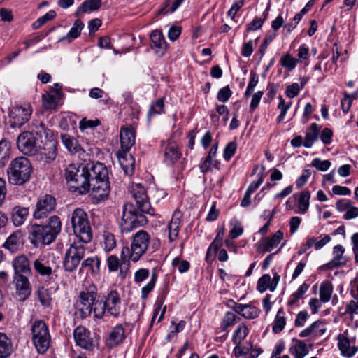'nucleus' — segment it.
Listing matches in <instances>:
<instances>
[{
	"mask_svg": "<svg viewBox=\"0 0 358 358\" xmlns=\"http://www.w3.org/2000/svg\"><path fill=\"white\" fill-rule=\"evenodd\" d=\"M101 5V0H86L78 7L77 13H85L98 10Z\"/></svg>",
	"mask_w": 358,
	"mask_h": 358,
	"instance_id": "4c0bfd02",
	"label": "nucleus"
},
{
	"mask_svg": "<svg viewBox=\"0 0 358 358\" xmlns=\"http://www.w3.org/2000/svg\"><path fill=\"white\" fill-rule=\"evenodd\" d=\"M6 173L10 185L21 186L30 180L33 166L28 158L17 157L11 161Z\"/></svg>",
	"mask_w": 358,
	"mask_h": 358,
	"instance_id": "20e7f679",
	"label": "nucleus"
},
{
	"mask_svg": "<svg viewBox=\"0 0 358 358\" xmlns=\"http://www.w3.org/2000/svg\"><path fill=\"white\" fill-rule=\"evenodd\" d=\"M164 113V103L163 99H159L156 101L152 102L150 106V109L148 113V119H150L157 115Z\"/></svg>",
	"mask_w": 358,
	"mask_h": 358,
	"instance_id": "79ce46f5",
	"label": "nucleus"
},
{
	"mask_svg": "<svg viewBox=\"0 0 358 358\" xmlns=\"http://www.w3.org/2000/svg\"><path fill=\"white\" fill-rule=\"evenodd\" d=\"M122 313V301L117 290H110L105 296L103 301H97L94 307V316L96 319H103L109 315L118 318Z\"/></svg>",
	"mask_w": 358,
	"mask_h": 358,
	"instance_id": "39448f33",
	"label": "nucleus"
},
{
	"mask_svg": "<svg viewBox=\"0 0 358 358\" xmlns=\"http://www.w3.org/2000/svg\"><path fill=\"white\" fill-rule=\"evenodd\" d=\"M56 206L55 199L49 194H46L39 199L36 203V208L34 212L35 219H43L48 213L55 210Z\"/></svg>",
	"mask_w": 358,
	"mask_h": 358,
	"instance_id": "ddd939ff",
	"label": "nucleus"
},
{
	"mask_svg": "<svg viewBox=\"0 0 358 358\" xmlns=\"http://www.w3.org/2000/svg\"><path fill=\"white\" fill-rule=\"evenodd\" d=\"M326 331L327 328L325 324L321 320H317L301 331L299 334V336L302 338L308 336L316 338L322 336Z\"/></svg>",
	"mask_w": 358,
	"mask_h": 358,
	"instance_id": "5701e85b",
	"label": "nucleus"
},
{
	"mask_svg": "<svg viewBox=\"0 0 358 358\" xmlns=\"http://www.w3.org/2000/svg\"><path fill=\"white\" fill-rule=\"evenodd\" d=\"M150 39L155 46L164 52L166 48V42L161 31L155 30L150 34Z\"/></svg>",
	"mask_w": 358,
	"mask_h": 358,
	"instance_id": "a19ab883",
	"label": "nucleus"
},
{
	"mask_svg": "<svg viewBox=\"0 0 358 358\" xmlns=\"http://www.w3.org/2000/svg\"><path fill=\"white\" fill-rule=\"evenodd\" d=\"M84 27V24L80 20H76L66 36V38L69 41L78 38Z\"/></svg>",
	"mask_w": 358,
	"mask_h": 358,
	"instance_id": "8fccbe9b",
	"label": "nucleus"
},
{
	"mask_svg": "<svg viewBox=\"0 0 358 358\" xmlns=\"http://www.w3.org/2000/svg\"><path fill=\"white\" fill-rule=\"evenodd\" d=\"M100 266L101 260L96 256L84 260L81 264V268H89L92 273L96 275L100 272Z\"/></svg>",
	"mask_w": 358,
	"mask_h": 358,
	"instance_id": "e433bc0d",
	"label": "nucleus"
},
{
	"mask_svg": "<svg viewBox=\"0 0 358 358\" xmlns=\"http://www.w3.org/2000/svg\"><path fill=\"white\" fill-rule=\"evenodd\" d=\"M34 268L42 276L49 277L52 273V268L45 262L43 257H39L34 262Z\"/></svg>",
	"mask_w": 358,
	"mask_h": 358,
	"instance_id": "72a5a7b5",
	"label": "nucleus"
},
{
	"mask_svg": "<svg viewBox=\"0 0 358 358\" xmlns=\"http://www.w3.org/2000/svg\"><path fill=\"white\" fill-rule=\"evenodd\" d=\"M10 155V143L5 139L0 141V168L4 167L8 164Z\"/></svg>",
	"mask_w": 358,
	"mask_h": 358,
	"instance_id": "473e14b6",
	"label": "nucleus"
},
{
	"mask_svg": "<svg viewBox=\"0 0 358 358\" xmlns=\"http://www.w3.org/2000/svg\"><path fill=\"white\" fill-rule=\"evenodd\" d=\"M220 162L218 160L215 159L214 157L210 155H207L202 159V162L199 165V168L203 173H206L212 171L213 167L220 169Z\"/></svg>",
	"mask_w": 358,
	"mask_h": 358,
	"instance_id": "c9c22d12",
	"label": "nucleus"
},
{
	"mask_svg": "<svg viewBox=\"0 0 358 358\" xmlns=\"http://www.w3.org/2000/svg\"><path fill=\"white\" fill-rule=\"evenodd\" d=\"M232 309L238 314L247 319H254L259 316L260 310L250 304H240L234 303Z\"/></svg>",
	"mask_w": 358,
	"mask_h": 358,
	"instance_id": "393cba45",
	"label": "nucleus"
},
{
	"mask_svg": "<svg viewBox=\"0 0 358 358\" xmlns=\"http://www.w3.org/2000/svg\"><path fill=\"white\" fill-rule=\"evenodd\" d=\"M172 265L174 267H178L180 273L187 272L189 268V263L187 260H180L178 258L173 259Z\"/></svg>",
	"mask_w": 358,
	"mask_h": 358,
	"instance_id": "680f3d73",
	"label": "nucleus"
},
{
	"mask_svg": "<svg viewBox=\"0 0 358 358\" xmlns=\"http://www.w3.org/2000/svg\"><path fill=\"white\" fill-rule=\"evenodd\" d=\"M280 64L289 71L293 70L298 62V59L292 57L289 53L282 56L280 59Z\"/></svg>",
	"mask_w": 358,
	"mask_h": 358,
	"instance_id": "603ef678",
	"label": "nucleus"
},
{
	"mask_svg": "<svg viewBox=\"0 0 358 358\" xmlns=\"http://www.w3.org/2000/svg\"><path fill=\"white\" fill-rule=\"evenodd\" d=\"M344 252L345 248L343 245H335L333 248V259L322 267L328 270H333L346 265L348 259L344 255Z\"/></svg>",
	"mask_w": 358,
	"mask_h": 358,
	"instance_id": "f3484780",
	"label": "nucleus"
},
{
	"mask_svg": "<svg viewBox=\"0 0 358 358\" xmlns=\"http://www.w3.org/2000/svg\"><path fill=\"white\" fill-rule=\"evenodd\" d=\"M292 353L295 358H303L308 353L306 344L300 340H297L295 345L291 348Z\"/></svg>",
	"mask_w": 358,
	"mask_h": 358,
	"instance_id": "49530a36",
	"label": "nucleus"
},
{
	"mask_svg": "<svg viewBox=\"0 0 358 358\" xmlns=\"http://www.w3.org/2000/svg\"><path fill=\"white\" fill-rule=\"evenodd\" d=\"M56 16V13L54 10H50L43 16L39 17L36 22L33 24V28L34 29H37L40 28L42 25L45 24L47 22L53 20Z\"/></svg>",
	"mask_w": 358,
	"mask_h": 358,
	"instance_id": "5fc2aeb1",
	"label": "nucleus"
},
{
	"mask_svg": "<svg viewBox=\"0 0 358 358\" xmlns=\"http://www.w3.org/2000/svg\"><path fill=\"white\" fill-rule=\"evenodd\" d=\"M16 294L20 301H25L31 294V286L27 276L24 275H14Z\"/></svg>",
	"mask_w": 358,
	"mask_h": 358,
	"instance_id": "dca6fc26",
	"label": "nucleus"
},
{
	"mask_svg": "<svg viewBox=\"0 0 358 358\" xmlns=\"http://www.w3.org/2000/svg\"><path fill=\"white\" fill-rule=\"evenodd\" d=\"M333 292L332 285L328 282L324 281L320 285V300L323 303L328 302Z\"/></svg>",
	"mask_w": 358,
	"mask_h": 358,
	"instance_id": "37998d69",
	"label": "nucleus"
},
{
	"mask_svg": "<svg viewBox=\"0 0 358 358\" xmlns=\"http://www.w3.org/2000/svg\"><path fill=\"white\" fill-rule=\"evenodd\" d=\"M239 319L234 313L231 312H227L222 320V327L225 330L227 327L234 325L236 320Z\"/></svg>",
	"mask_w": 358,
	"mask_h": 358,
	"instance_id": "13d9d810",
	"label": "nucleus"
},
{
	"mask_svg": "<svg viewBox=\"0 0 358 358\" xmlns=\"http://www.w3.org/2000/svg\"><path fill=\"white\" fill-rule=\"evenodd\" d=\"M150 243V235L144 230H140L133 236L130 248L124 247L122 250L121 257L123 260L131 259L138 262L146 252Z\"/></svg>",
	"mask_w": 358,
	"mask_h": 358,
	"instance_id": "423d86ee",
	"label": "nucleus"
},
{
	"mask_svg": "<svg viewBox=\"0 0 358 358\" xmlns=\"http://www.w3.org/2000/svg\"><path fill=\"white\" fill-rule=\"evenodd\" d=\"M125 337V329L121 324H117L112 329L107 340V345L112 348L121 343Z\"/></svg>",
	"mask_w": 358,
	"mask_h": 358,
	"instance_id": "cd10ccee",
	"label": "nucleus"
},
{
	"mask_svg": "<svg viewBox=\"0 0 358 358\" xmlns=\"http://www.w3.org/2000/svg\"><path fill=\"white\" fill-rule=\"evenodd\" d=\"M243 229L241 226V224L239 222L236 221L233 224V227L229 231V236L232 239L236 238L239 237L243 234Z\"/></svg>",
	"mask_w": 358,
	"mask_h": 358,
	"instance_id": "338daca9",
	"label": "nucleus"
},
{
	"mask_svg": "<svg viewBox=\"0 0 358 358\" xmlns=\"http://www.w3.org/2000/svg\"><path fill=\"white\" fill-rule=\"evenodd\" d=\"M271 276L268 274H264L258 280L257 289L259 292L263 293L268 289L271 291Z\"/></svg>",
	"mask_w": 358,
	"mask_h": 358,
	"instance_id": "864d4df0",
	"label": "nucleus"
},
{
	"mask_svg": "<svg viewBox=\"0 0 358 358\" xmlns=\"http://www.w3.org/2000/svg\"><path fill=\"white\" fill-rule=\"evenodd\" d=\"M17 147L23 154L34 155L37 152L36 138L32 132L24 131L17 139Z\"/></svg>",
	"mask_w": 358,
	"mask_h": 358,
	"instance_id": "9b49d317",
	"label": "nucleus"
},
{
	"mask_svg": "<svg viewBox=\"0 0 358 358\" xmlns=\"http://www.w3.org/2000/svg\"><path fill=\"white\" fill-rule=\"evenodd\" d=\"M71 222L74 234L81 243H90L92 238V229L87 213L76 208L71 214Z\"/></svg>",
	"mask_w": 358,
	"mask_h": 358,
	"instance_id": "0eeeda50",
	"label": "nucleus"
},
{
	"mask_svg": "<svg viewBox=\"0 0 358 358\" xmlns=\"http://www.w3.org/2000/svg\"><path fill=\"white\" fill-rule=\"evenodd\" d=\"M286 324V319L282 308H280L277 313L273 322L272 330L275 334H278L282 331Z\"/></svg>",
	"mask_w": 358,
	"mask_h": 358,
	"instance_id": "58836bf2",
	"label": "nucleus"
},
{
	"mask_svg": "<svg viewBox=\"0 0 358 358\" xmlns=\"http://www.w3.org/2000/svg\"><path fill=\"white\" fill-rule=\"evenodd\" d=\"M131 194L135 204L127 202L122 207L120 228L122 233L128 234L135 229L148 223L145 214L153 215L146 190L141 184H134L131 187Z\"/></svg>",
	"mask_w": 358,
	"mask_h": 358,
	"instance_id": "f03ea898",
	"label": "nucleus"
},
{
	"mask_svg": "<svg viewBox=\"0 0 358 358\" xmlns=\"http://www.w3.org/2000/svg\"><path fill=\"white\" fill-rule=\"evenodd\" d=\"M164 299H165V294L164 296H162L158 301L156 302L154 313H153L151 323H150V326L152 325L156 317L157 316V315L161 309H162V311H161L160 316L158 319V322H161L163 320L164 314L166 310V306H164L162 308V306L164 301Z\"/></svg>",
	"mask_w": 358,
	"mask_h": 358,
	"instance_id": "09e8293b",
	"label": "nucleus"
},
{
	"mask_svg": "<svg viewBox=\"0 0 358 358\" xmlns=\"http://www.w3.org/2000/svg\"><path fill=\"white\" fill-rule=\"evenodd\" d=\"M117 157L120 166L125 174L127 176L133 175L135 169L134 157L129 153V151H119Z\"/></svg>",
	"mask_w": 358,
	"mask_h": 358,
	"instance_id": "412c9836",
	"label": "nucleus"
},
{
	"mask_svg": "<svg viewBox=\"0 0 358 358\" xmlns=\"http://www.w3.org/2000/svg\"><path fill=\"white\" fill-rule=\"evenodd\" d=\"M83 243H74L71 245L69 248L66 250L65 257L63 261V266L66 271H74L81 259L84 257L85 253V248Z\"/></svg>",
	"mask_w": 358,
	"mask_h": 358,
	"instance_id": "9d476101",
	"label": "nucleus"
},
{
	"mask_svg": "<svg viewBox=\"0 0 358 358\" xmlns=\"http://www.w3.org/2000/svg\"><path fill=\"white\" fill-rule=\"evenodd\" d=\"M107 265L110 272L116 271L120 266V260L115 255H110L107 259Z\"/></svg>",
	"mask_w": 358,
	"mask_h": 358,
	"instance_id": "69168bd1",
	"label": "nucleus"
},
{
	"mask_svg": "<svg viewBox=\"0 0 358 358\" xmlns=\"http://www.w3.org/2000/svg\"><path fill=\"white\" fill-rule=\"evenodd\" d=\"M24 241L22 232L19 230L11 234L2 245V248L11 254H14L22 248Z\"/></svg>",
	"mask_w": 358,
	"mask_h": 358,
	"instance_id": "a211bd4d",
	"label": "nucleus"
},
{
	"mask_svg": "<svg viewBox=\"0 0 358 358\" xmlns=\"http://www.w3.org/2000/svg\"><path fill=\"white\" fill-rule=\"evenodd\" d=\"M236 149L237 143L235 141L228 143L224 149V159L229 162L236 153Z\"/></svg>",
	"mask_w": 358,
	"mask_h": 358,
	"instance_id": "4d7b16f0",
	"label": "nucleus"
},
{
	"mask_svg": "<svg viewBox=\"0 0 358 358\" xmlns=\"http://www.w3.org/2000/svg\"><path fill=\"white\" fill-rule=\"evenodd\" d=\"M309 317V315L306 310L300 311L294 320V326L296 327H301L304 326L306 322Z\"/></svg>",
	"mask_w": 358,
	"mask_h": 358,
	"instance_id": "0e129e2a",
	"label": "nucleus"
},
{
	"mask_svg": "<svg viewBox=\"0 0 358 358\" xmlns=\"http://www.w3.org/2000/svg\"><path fill=\"white\" fill-rule=\"evenodd\" d=\"M232 94V92L229 86L221 88L217 95V99L221 102H227Z\"/></svg>",
	"mask_w": 358,
	"mask_h": 358,
	"instance_id": "052dcab7",
	"label": "nucleus"
},
{
	"mask_svg": "<svg viewBox=\"0 0 358 358\" xmlns=\"http://www.w3.org/2000/svg\"><path fill=\"white\" fill-rule=\"evenodd\" d=\"M32 109L29 104L13 107L10 111V117L13 120L11 126L21 127L29 121Z\"/></svg>",
	"mask_w": 358,
	"mask_h": 358,
	"instance_id": "f8f14e48",
	"label": "nucleus"
},
{
	"mask_svg": "<svg viewBox=\"0 0 358 358\" xmlns=\"http://www.w3.org/2000/svg\"><path fill=\"white\" fill-rule=\"evenodd\" d=\"M300 90L301 87L299 85L296 83H294L287 86L285 94L289 98L293 99L299 94Z\"/></svg>",
	"mask_w": 358,
	"mask_h": 358,
	"instance_id": "e2e57ef3",
	"label": "nucleus"
},
{
	"mask_svg": "<svg viewBox=\"0 0 358 358\" xmlns=\"http://www.w3.org/2000/svg\"><path fill=\"white\" fill-rule=\"evenodd\" d=\"M13 352L11 339L4 333L0 332V358H8Z\"/></svg>",
	"mask_w": 358,
	"mask_h": 358,
	"instance_id": "c756f323",
	"label": "nucleus"
},
{
	"mask_svg": "<svg viewBox=\"0 0 358 358\" xmlns=\"http://www.w3.org/2000/svg\"><path fill=\"white\" fill-rule=\"evenodd\" d=\"M65 177L73 192L85 194L92 190L97 202L104 200L109 194L108 171L102 163L70 164L66 169Z\"/></svg>",
	"mask_w": 358,
	"mask_h": 358,
	"instance_id": "f257e3e1",
	"label": "nucleus"
},
{
	"mask_svg": "<svg viewBox=\"0 0 358 358\" xmlns=\"http://www.w3.org/2000/svg\"><path fill=\"white\" fill-rule=\"evenodd\" d=\"M29 214V208L16 206L11 213V219L13 224L16 227L22 225Z\"/></svg>",
	"mask_w": 358,
	"mask_h": 358,
	"instance_id": "c85d7f7f",
	"label": "nucleus"
},
{
	"mask_svg": "<svg viewBox=\"0 0 358 358\" xmlns=\"http://www.w3.org/2000/svg\"><path fill=\"white\" fill-rule=\"evenodd\" d=\"M37 297L41 305L44 307H49L52 302L50 291L44 287H41L37 290Z\"/></svg>",
	"mask_w": 358,
	"mask_h": 358,
	"instance_id": "c03bdc74",
	"label": "nucleus"
},
{
	"mask_svg": "<svg viewBox=\"0 0 358 358\" xmlns=\"http://www.w3.org/2000/svg\"><path fill=\"white\" fill-rule=\"evenodd\" d=\"M57 156V142L54 139L45 142L43 147L37 155V159L44 164L55 161Z\"/></svg>",
	"mask_w": 358,
	"mask_h": 358,
	"instance_id": "2eb2a0df",
	"label": "nucleus"
},
{
	"mask_svg": "<svg viewBox=\"0 0 358 358\" xmlns=\"http://www.w3.org/2000/svg\"><path fill=\"white\" fill-rule=\"evenodd\" d=\"M311 166L321 171H326L331 166L329 160H321L319 158H315L312 160Z\"/></svg>",
	"mask_w": 358,
	"mask_h": 358,
	"instance_id": "bf43d9fd",
	"label": "nucleus"
},
{
	"mask_svg": "<svg viewBox=\"0 0 358 358\" xmlns=\"http://www.w3.org/2000/svg\"><path fill=\"white\" fill-rule=\"evenodd\" d=\"M149 270L146 268H140L134 274V281L136 283H140L147 279L149 276Z\"/></svg>",
	"mask_w": 358,
	"mask_h": 358,
	"instance_id": "774afa93",
	"label": "nucleus"
},
{
	"mask_svg": "<svg viewBox=\"0 0 358 358\" xmlns=\"http://www.w3.org/2000/svg\"><path fill=\"white\" fill-rule=\"evenodd\" d=\"M14 269V275H28L31 272L30 262L25 255H20L15 257L12 262Z\"/></svg>",
	"mask_w": 358,
	"mask_h": 358,
	"instance_id": "aec40b11",
	"label": "nucleus"
},
{
	"mask_svg": "<svg viewBox=\"0 0 358 358\" xmlns=\"http://www.w3.org/2000/svg\"><path fill=\"white\" fill-rule=\"evenodd\" d=\"M283 238V233L281 231H277L272 237L262 238L259 243V250L262 252H269L278 246Z\"/></svg>",
	"mask_w": 358,
	"mask_h": 358,
	"instance_id": "4be33fe9",
	"label": "nucleus"
},
{
	"mask_svg": "<svg viewBox=\"0 0 358 358\" xmlns=\"http://www.w3.org/2000/svg\"><path fill=\"white\" fill-rule=\"evenodd\" d=\"M32 341L38 353H45L50 347V334L48 325L43 320L35 321L31 327Z\"/></svg>",
	"mask_w": 358,
	"mask_h": 358,
	"instance_id": "1a4fd4ad",
	"label": "nucleus"
},
{
	"mask_svg": "<svg viewBox=\"0 0 358 358\" xmlns=\"http://www.w3.org/2000/svg\"><path fill=\"white\" fill-rule=\"evenodd\" d=\"M164 156V163L167 165L172 166L180 158L181 152L175 143L169 142L165 147Z\"/></svg>",
	"mask_w": 358,
	"mask_h": 358,
	"instance_id": "b1692460",
	"label": "nucleus"
},
{
	"mask_svg": "<svg viewBox=\"0 0 358 358\" xmlns=\"http://www.w3.org/2000/svg\"><path fill=\"white\" fill-rule=\"evenodd\" d=\"M62 223L57 216L49 218L45 225L34 224L30 230V242L35 246L50 245L60 233Z\"/></svg>",
	"mask_w": 358,
	"mask_h": 358,
	"instance_id": "7ed1b4c3",
	"label": "nucleus"
},
{
	"mask_svg": "<svg viewBox=\"0 0 358 358\" xmlns=\"http://www.w3.org/2000/svg\"><path fill=\"white\" fill-rule=\"evenodd\" d=\"M121 150L120 151H129L135 143L136 133L131 127H122L120 131Z\"/></svg>",
	"mask_w": 358,
	"mask_h": 358,
	"instance_id": "6ab92c4d",
	"label": "nucleus"
},
{
	"mask_svg": "<svg viewBox=\"0 0 358 358\" xmlns=\"http://www.w3.org/2000/svg\"><path fill=\"white\" fill-rule=\"evenodd\" d=\"M320 131V127L318 124H311L310 127L306 129L303 146L307 148H311L315 141L317 140Z\"/></svg>",
	"mask_w": 358,
	"mask_h": 358,
	"instance_id": "2f4dec72",
	"label": "nucleus"
},
{
	"mask_svg": "<svg viewBox=\"0 0 358 358\" xmlns=\"http://www.w3.org/2000/svg\"><path fill=\"white\" fill-rule=\"evenodd\" d=\"M310 193L308 190H303L299 194L298 213L303 215L308 211L310 205Z\"/></svg>",
	"mask_w": 358,
	"mask_h": 358,
	"instance_id": "f704fd0d",
	"label": "nucleus"
},
{
	"mask_svg": "<svg viewBox=\"0 0 358 358\" xmlns=\"http://www.w3.org/2000/svg\"><path fill=\"white\" fill-rule=\"evenodd\" d=\"M61 140L63 145L71 154L80 153L83 149L78 143V141L73 136L67 134H61Z\"/></svg>",
	"mask_w": 358,
	"mask_h": 358,
	"instance_id": "7c9ffc66",
	"label": "nucleus"
},
{
	"mask_svg": "<svg viewBox=\"0 0 358 358\" xmlns=\"http://www.w3.org/2000/svg\"><path fill=\"white\" fill-rule=\"evenodd\" d=\"M157 275L155 271H152L149 282L141 289V298L145 299L148 294L153 290L157 281Z\"/></svg>",
	"mask_w": 358,
	"mask_h": 358,
	"instance_id": "de8ad7c7",
	"label": "nucleus"
},
{
	"mask_svg": "<svg viewBox=\"0 0 358 358\" xmlns=\"http://www.w3.org/2000/svg\"><path fill=\"white\" fill-rule=\"evenodd\" d=\"M181 213L176 211L167 225L166 229L169 231V239L170 242L173 241L178 236V233L181 227Z\"/></svg>",
	"mask_w": 358,
	"mask_h": 358,
	"instance_id": "a878e982",
	"label": "nucleus"
},
{
	"mask_svg": "<svg viewBox=\"0 0 358 358\" xmlns=\"http://www.w3.org/2000/svg\"><path fill=\"white\" fill-rule=\"evenodd\" d=\"M98 289L95 285L90 284L80 291L78 300L76 303V308L82 318H86L94 313L96 300Z\"/></svg>",
	"mask_w": 358,
	"mask_h": 358,
	"instance_id": "6e6552de",
	"label": "nucleus"
},
{
	"mask_svg": "<svg viewBox=\"0 0 358 358\" xmlns=\"http://www.w3.org/2000/svg\"><path fill=\"white\" fill-rule=\"evenodd\" d=\"M279 101L280 102L278 103V108L280 110V113L277 118L278 122H280L285 119L287 112L292 105V102H289L287 104H286L285 99L282 98V96H279Z\"/></svg>",
	"mask_w": 358,
	"mask_h": 358,
	"instance_id": "6e6d98bb",
	"label": "nucleus"
},
{
	"mask_svg": "<svg viewBox=\"0 0 358 358\" xmlns=\"http://www.w3.org/2000/svg\"><path fill=\"white\" fill-rule=\"evenodd\" d=\"M249 333L248 327L242 324H240L234 333L232 341L236 345H240Z\"/></svg>",
	"mask_w": 358,
	"mask_h": 358,
	"instance_id": "a18cd8bd",
	"label": "nucleus"
},
{
	"mask_svg": "<svg viewBox=\"0 0 358 358\" xmlns=\"http://www.w3.org/2000/svg\"><path fill=\"white\" fill-rule=\"evenodd\" d=\"M104 250L110 252L116 246V241L114 235L109 231H104L103 234Z\"/></svg>",
	"mask_w": 358,
	"mask_h": 358,
	"instance_id": "3c124183",
	"label": "nucleus"
},
{
	"mask_svg": "<svg viewBox=\"0 0 358 358\" xmlns=\"http://www.w3.org/2000/svg\"><path fill=\"white\" fill-rule=\"evenodd\" d=\"M338 347L343 357H351L357 352V348L354 343L352 345L350 339L343 334L338 336Z\"/></svg>",
	"mask_w": 358,
	"mask_h": 358,
	"instance_id": "bb28decb",
	"label": "nucleus"
},
{
	"mask_svg": "<svg viewBox=\"0 0 358 358\" xmlns=\"http://www.w3.org/2000/svg\"><path fill=\"white\" fill-rule=\"evenodd\" d=\"M74 340L77 345L80 348L92 350L94 347V340L91 332L84 326L77 327L73 331Z\"/></svg>",
	"mask_w": 358,
	"mask_h": 358,
	"instance_id": "4468645a",
	"label": "nucleus"
},
{
	"mask_svg": "<svg viewBox=\"0 0 358 358\" xmlns=\"http://www.w3.org/2000/svg\"><path fill=\"white\" fill-rule=\"evenodd\" d=\"M59 99L57 94L48 92L43 95V105L48 110L55 109Z\"/></svg>",
	"mask_w": 358,
	"mask_h": 358,
	"instance_id": "ea45409f",
	"label": "nucleus"
}]
</instances>
